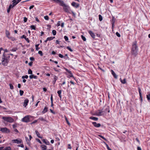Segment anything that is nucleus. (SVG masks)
Listing matches in <instances>:
<instances>
[{
  "instance_id": "nucleus-1",
  "label": "nucleus",
  "mask_w": 150,
  "mask_h": 150,
  "mask_svg": "<svg viewBox=\"0 0 150 150\" xmlns=\"http://www.w3.org/2000/svg\"><path fill=\"white\" fill-rule=\"evenodd\" d=\"M58 4L60 6L63 7V10L65 12L69 13L71 12L74 16L75 15L74 13L71 10L70 7L68 5L65 4L63 1H61Z\"/></svg>"
},
{
  "instance_id": "nucleus-2",
  "label": "nucleus",
  "mask_w": 150,
  "mask_h": 150,
  "mask_svg": "<svg viewBox=\"0 0 150 150\" xmlns=\"http://www.w3.org/2000/svg\"><path fill=\"white\" fill-rule=\"evenodd\" d=\"M138 48L137 45V42L135 41L132 43V47L131 51V54L136 57L138 54Z\"/></svg>"
},
{
  "instance_id": "nucleus-3",
  "label": "nucleus",
  "mask_w": 150,
  "mask_h": 150,
  "mask_svg": "<svg viewBox=\"0 0 150 150\" xmlns=\"http://www.w3.org/2000/svg\"><path fill=\"white\" fill-rule=\"evenodd\" d=\"M34 118L33 116L30 115H27L25 116L21 119V121L23 122H28L33 120Z\"/></svg>"
},
{
  "instance_id": "nucleus-4",
  "label": "nucleus",
  "mask_w": 150,
  "mask_h": 150,
  "mask_svg": "<svg viewBox=\"0 0 150 150\" xmlns=\"http://www.w3.org/2000/svg\"><path fill=\"white\" fill-rule=\"evenodd\" d=\"M9 62V60L6 57L4 53L2 58V64L4 66H6Z\"/></svg>"
},
{
  "instance_id": "nucleus-5",
  "label": "nucleus",
  "mask_w": 150,
  "mask_h": 150,
  "mask_svg": "<svg viewBox=\"0 0 150 150\" xmlns=\"http://www.w3.org/2000/svg\"><path fill=\"white\" fill-rule=\"evenodd\" d=\"M2 119L4 120L9 123H12L14 121V120L11 117H4L3 116Z\"/></svg>"
},
{
  "instance_id": "nucleus-6",
  "label": "nucleus",
  "mask_w": 150,
  "mask_h": 150,
  "mask_svg": "<svg viewBox=\"0 0 150 150\" xmlns=\"http://www.w3.org/2000/svg\"><path fill=\"white\" fill-rule=\"evenodd\" d=\"M110 109L109 107L108 106H104L99 112H109Z\"/></svg>"
},
{
  "instance_id": "nucleus-7",
  "label": "nucleus",
  "mask_w": 150,
  "mask_h": 150,
  "mask_svg": "<svg viewBox=\"0 0 150 150\" xmlns=\"http://www.w3.org/2000/svg\"><path fill=\"white\" fill-rule=\"evenodd\" d=\"M0 130L2 133H9L10 132V130L6 127L1 128L0 129Z\"/></svg>"
},
{
  "instance_id": "nucleus-8",
  "label": "nucleus",
  "mask_w": 150,
  "mask_h": 150,
  "mask_svg": "<svg viewBox=\"0 0 150 150\" xmlns=\"http://www.w3.org/2000/svg\"><path fill=\"white\" fill-rule=\"evenodd\" d=\"M21 1V0H13V6L12 7L15 6L19 2Z\"/></svg>"
},
{
  "instance_id": "nucleus-9",
  "label": "nucleus",
  "mask_w": 150,
  "mask_h": 150,
  "mask_svg": "<svg viewBox=\"0 0 150 150\" xmlns=\"http://www.w3.org/2000/svg\"><path fill=\"white\" fill-rule=\"evenodd\" d=\"M12 142L13 143H17L18 144H21L22 143V141L21 139H20L18 140V139H13L12 140Z\"/></svg>"
},
{
  "instance_id": "nucleus-10",
  "label": "nucleus",
  "mask_w": 150,
  "mask_h": 150,
  "mask_svg": "<svg viewBox=\"0 0 150 150\" xmlns=\"http://www.w3.org/2000/svg\"><path fill=\"white\" fill-rule=\"evenodd\" d=\"M138 89L139 95V99L141 102H142V94L141 93V90L140 87L138 88Z\"/></svg>"
},
{
  "instance_id": "nucleus-11",
  "label": "nucleus",
  "mask_w": 150,
  "mask_h": 150,
  "mask_svg": "<svg viewBox=\"0 0 150 150\" xmlns=\"http://www.w3.org/2000/svg\"><path fill=\"white\" fill-rule=\"evenodd\" d=\"M92 124L95 127H99L101 126V124L100 123H97L96 122H93Z\"/></svg>"
},
{
  "instance_id": "nucleus-12",
  "label": "nucleus",
  "mask_w": 150,
  "mask_h": 150,
  "mask_svg": "<svg viewBox=\"0 0 150 150\" xmlns=\"http://www.w3.org/2000/svg\"><path fill=\"white\" fill-rule=\"evenodd\" d=\"M89 33L90 34L91 36L93 38H95V35L94 33H93L91 31L89 30L88 31Z\"/></svg>"
},
{
  "instance_id": "nucleus-13",
  "label": "nucleus",
  "mask_w": 150,
  "mask_h": 150,
  "mask_svg": "<svg viewBox=\"0 0 150 150\" xmlns=\"http://www.w3.org/2000/svg\"><path fill=\"white\" fill-rule=\"evenodd\" d=\"M29 102V100L28 99H25L24 100V101L23 102V106L25 107L26 106L28 105V104Z\"/></svg>"
},
{
  "instance_id": "nucleus-14",
  "label": "nucleus",
  "mask_w": 150,
  "mask_h": 150,
  "mask_svg": "<svg viewBox=\"0 0 150 150\" xmlns=\"http://www.w3.org/2000/svg\"><path fill=\"white\" fill-rule=\"evenodd\" d=\"M71 5L76 8H78L79 6V4L73 2L71 3Z\"/></svg>"
},
{
  "instance_id": "nucleus-15",
  "label": "nucleus",
  "mask_w": 150,
  "mask_h": 150,
  "mask_svg": "<svg viewBox=\"0 0 150 150\" xmlns=\"http://www.w3.org/2000/svg\"><path fill=\"white\" fill-rule=\"evenodd\" d=\"M41 148L42 150H47V146L44 144L42 145H41Z\"/></svg>"
},
{
  "instance_id": "nucleus-16",
  "label": "nucleus",
  "mask_w": 150,
  "mask_h": 150,
  "mask_svg": "<svg viewBox=\"0 0 150 150\" xmlns=\"http://www.w3.org/2000/svg\"><path fill=\"white\" fill-rule=\"evenodd\" d=\"M54 80L53 81L52 83L54 84L56 82V81L57 80V79H58V77L55 75H54Z\"/></svg>"
},
{
  "instance_id": "nucleus-17",
  "label": "nucleus",
  "mask_w": 150,
  "mask_h": 150,
  "mask_svg": "<svg viewBox=\"0 0 150 150\" xmlns=\"http://www.w3.org/2000/svg\"><path fill=\"white\" fill-rule=\"evenodd\" d=\"M89 119H90L93 120L95 121H97L98 119V118L96 117H93V116H91V117H90Z\"/></svg>"
},
{
  "instance_id": "nucleus-18",
  "label": "nucleus",
  "mask_w": 150,
  "mask_h": 150,
  "mask_svg": "<svg viewBox=\"0 0 150 150\" xmlns=\"http://www.w3.org/2000/svg\"><path fill=\"white\" fill-rule=\"evenodd\" d=\"M6 37L8 38H10L9 37V36L10 34V32L7 30H6Z\"/></svg>"
},
{
  "instance_id": "nucleus-19",
  "label": "nucleus",
  "mask_w": 150,
  "mask_h": 150,
  "mask_svg": "<svg viewBox=\"0 0 150 150\" xmlns=\"http://www.w3.org/2000/svg\"><path fill=\"white\" fill-rule=\"evenodd\" d=\"M148 94L146 95V98L148 101L150 100V92H148L147 93Z\"/></svg>"
},
{
  "instance_id": "nucleus-20",
  "label": "nucleus",
  "mask_w": 150,
  "mask_h": 150,
  "mask_svg": "<svg viewBox=\"0 0 150 150\" xmlns=\"http://www.w3.org/2000/svg\"><path fill=\"white\" fill-rule=\"evenodd\" d=\"M12 5L10 4L8 7V8L7 9V12L8 13H9L10 12V10L11 8H12Z\"/></svg>"
},
{
  "instance_id": "nucleus-21",
  "label": "nucleus",
  "mask_w": 150,
  "mask_h": 150,
  "mask_svg": "<svg viewBox=\"0 0 150 150\" xmlns=\"http://www.w3.org/2000/svg\"><path fill=\"white\" fill-rule=\"evenodd\" d=\"M35 133L38 136V137L39 138H42V137L40 136V134L37 130L35 131Z\"/></svg>"
},
{
  "instance_id": "nucleus-22",
  "label": "nucleus",
  "mask_w": 150,
  "mask_h": 150,
  "mask_svg": "<svg viewBox=\"0 0 150 150\" xmlns=\"http://www.w3.org/2000/svg\"><path fill=\"white\" fill-rule=\"evenodd\" d=\"M61 92H62V91L61 90H59V91H57V93L58 95V96H59L60 97V98L61 99L62 98V97H61Z\"/></svg>"
},
{
  "instance_id": "nucleus-23",
  "label": "nucleus",
  "mask_w": 150,
  "mask_h": 150,
  "mask_svg": "<svg viewBox=\"0 0 150 150\" xmlns=\"http://www.w3.org/2000/svg\"><path fill=\"white\" fill-rule=\"evenodd\" d=\"M65 120L67 124L69 125V126H70V125H71V124H70V123L69 122L67 117L65 116Z\"/></svg>"
},
{
  "instance_id": "nucleus-24",
  "label": "nucleus",
  "mask_w": 150,
  "mask_h": 150,
  "mask_svg": "<svg viewBox=\"0 0 150 150\" xmlns=\"http://www.w3.org/2000/svg\"><path fill=\"white\" fill-rule=\"evenodd\" d=\"M55 38V37H50L47 38V40L50 41L53 40Z\"/></svg>"
},
{
  "instance_id": "nucleus-25",
  "label": "nucleus",
  "mask_w": 150,
  "mask_h": 150,
  "mask_svg": "<svg viewBox=\"0 0 150 150\" xmlns=\"http://www.w3.org/2000/svg\"><path fill=\"white\" fill-rule=\"evenodd\" d=\"M120 80L121 82L122 83L125 84L126 83V80L125 79H124L123 80L120 79Z\"/></svg>"
},
{
  "instance_id": "nucleus-26",
  "label": "nucleus",
  "mask_w": 150,
  "mask_h": 150,
  "mask_svg": "<svg viewBox=\"0 0 150 150\" xmlns=\"http://www.w3.org/2000/svg\"><path fill=\"white\" fill-rule=\"evenodd\" d=\"M47 107H45L43 110L42 111V112H45L47 111Z\"/></svg>"
},
{
  "instance_id": "nucleus-27",
  "label": "nucleus",
  "mask_w": 150,
  "mask_h": 150,
  "mask_svg": "<svg viewBox=\"0 0 150 150\" xmlns=\"http://www.w3.org/2000/svg\"><path fill=\"white\" fill-rule=\"evenodd\" d=\"M39 44H36L35 45V48H36V50L37 51L38 50H39L40 49V48L38 47L39 46Z\"/></svg>"
},
{
  "instance_id": "nucleus-28",
  "label": "nucleus",
  "mask_w": 150,
  "mask_h": 150,
  "mask_svg": "<svg viewBox=\"0 0 150 150\" xmlns=\"http://www.w3.org/2000/svg\"><path fill=\"white\" fill-rule=\"evenodd\" d=\"M113 76L116 79L117 78V76L115 72L113 71Z\"/></svg>"
},
{
  "instance_id": "nucleus-29",
  "label": "nucleus",
  "mask_w": 150,
  "mask_h": 150,
  "mask_svg": "<svg viewBox=\"0 0 150 150\" xmlns=\"http://www.w3.org/2000/svg\"><path fill=\"white\" fill-rule=\"evenodd\" d=\"M47 145H50V142L47 140H46L45 142V143Z\"/></svg>"
},
{
  "instance_id": "nucleus-30",
  "label": "nucleus",
  "mask_w": 150,
  "mask_h": 150,
  "mask_svg": "<svg viewBox=\"0 0 150 150\" xmlns=\"http://www.w3.org/2000/svg\"><path fill=\"white\" fill-rule=\"evenodd\" d=\"M99 19L100 21H101L103 20V17L101 15H99L98 16Z\"/></svg>"
},
{
  "instance_id": "nucleus-31",
  "label": "nucleus",
  "mask_w": 150,
  "mask_h": 150,
  "mask_svg": "<svg viewBox=\"0 0 150 150\" xmlns=\"http://www.w3.org/2000/svg\"><path fill=\"white\" fill-rule=\"evenodd\" d=\"M19 92L20 95L21 96H22L23 95V94L24 93V91L22 90H20L19 91Z\"/></svg>"
},
{
  "instance_id": "nucleus-32",
  "label": "nucleus",
  "mask_w": 150,
  "mask_h": 150,
  "mask_svg": "<svg viewBox=\"0 0 150 150\" xmlns=\"http://www.w3.org/2000/svg\"><path fill=\"white\" fill-rule=\"evenodd\" d=\"M56 33H57L56 31L55 30H52V33L54 35H56Z\"/></svg>"
},
{
  "instance_id": "nucleus-33",
  "label": "nucleus",
  "mask_w": 150,
  "mask_h": 150,
  "mask_svg": "<svg viewBox=\"0 0 150 150\" xmlns=\"http://www.w3.org/2000/svg\"><path fill=\"white\" fill-rule=\"evenodd\" d=\"M9 86H10V88L11 89H13V86L11 83H10L9 84Z\"/></svg>"
},
{
  "instance_id": "nucleus-34",
  "label": "nucleus",
  "mask_w": 150,
  "mask_h": 150,
  "mask_svg": "<svg viewBox=\"0 0 150 150\" xmlns=\"http://www.w3.org/2000/svg\"><path fill=\"white\" fill-rule=\"evenodd\" d=\"M30 27L32 29H33L34 30H35L36 29L34 25H31Z\"/></svg>"
},
{
  "instance_id": "nucleus-35",
  "label": "nucleus",
  "mask_w": 150,
  "mask_h": 150,
  "mask_svg": "<svg viewBox=\"0 0 150 150\" xmlns=\"http://www.w3.org/2000/svg\"><path fill=\"white\" fill-rule=\"evenodd\" d=\"M81 38L82 39V40L84 41H86V39L85 37L83 35H81Z\"/></svg>"
},
{
  "instance_id": "nucleus-36",
  "label": "nucleus",
  "mask_w": 150,
  "mask_h": 150,
  "mask_svg": "<svg viewBox=\"0 0 150 150\" xmlns=\"http://www.w3.org/2000/svg\"><path fill=\"white\" fill-rule=\"evenodd\" d=\"M38 120H35L32 122L31 123H30V124L32 125L33 124H35L37 122Z\"/></svg>"
},
{
  "instance_id": "nucleus-37",
  "label": "nucleus",
  "mask_w": 150,
  "mask_h": 150,
  "mask_svg": "<svg viewBox=\"0 0 150 150\" xmlns=\"http://www.w3.org/2000/svg\"><path fill=\"white\" fill-rule=\"evenodd\" d=\"M22 78L23 79H24L25 78L27 79L28 78V76L27 75L25 76H22Z\"/></svg>"
},
{
  "instance_id": "nucleus-38",
  "label": "nucleus",
  "mask_w": 150,
  "mask_h": 150,
  "mask_svg": "<svg viewBox=\"0 0 150 150\" xmlns=\"http://www.w3.org/2000/svg\"><path fill=\"white\" fill-rule=\"evenodd\" d=\"M28 74H32V71L31 70V69H29L28 71Z\"/></svg>"
},
{
  "instance_id": "nucleus-39",
  "label": "nucleus",
  "mask_w": 150,
  "mask_h": 150,
  "mask_svg": "<svg viewBox=\"0 0 150 150\" xmlns=\"http://www.w3.org/2000/svg\"><path fill=\"white\" fill-rule=\"evenodd\" d=\"M38 53L41 56H43V53L42 51H39L38 52Z\"/></svg>"
},
{
  "instance_id": "nucleus-40",
  "label": "nucleus",
  "mask_w": 150,
  "mask_h": 150,
  "mask_svg": "<svg viewBox=\"0 0 150 150\" xmlns=\"http://www.w3.org/2000/svg\"><path fill=\"white\" fill-rule=\"evenodd\" d=\"M40 120L42 121H45V119L44 118L42 117H40L38 119V120Z\"/></svg>"
},
{
  "instance_id": "nucleus-41",
  "label": "nucleus",
  "mask_w": 150,
  "mask_h": 150,
  "mask_svg": "<svg viewBox=\"0 0 150 150\" xmlns=\"http://www.w3.org/2000/svg\"><path fill=\"white\" fill-rule=\"evenodd\" d=\"M105 144H106V147H107V148L108 149V150H112L110 147H109L108 146V145L107 144H106L105 143Z\"/></svg>"
},
{
  "instance_id": "nucleus-42",
  "label": "nucleus",
  "mask_w": 150,
  "mask_h": 150,
  "mask_svg": "<svg viewBox=\"0 0 150 150\" xmlns=\"http://www.w3.org/2000/svg\"><path fill=\"white\" fill-rule=\"evenodd\" d=\"M44 18L46 20H48L49 19V17L47 16H45Z\"/></svg>"
},
{
  "instance_id": "nucleus-43",
  "label": "nucleus",
  "mask_w": 150,
  "mask_h": 150,
  "mask_svg": "<svg viewBox=\"0 0 150 150\" xmlns=\"http://www.w3.org/2000/svg\"><path fill=\"white\" fill-rule=\"evenodd\" d=\"M64 38L65 40L67 41L69 40L68 37L66 36H65L64 37Z\"/></svg>"
},
{
  "instance_id": "nucleus-44",
  "label": "nucleus",
  "mask_w": 150,
  "mask_h": 150,
  "mask_svg": "<svg viewBox=\"0 0 150 150\" xmlns=\"http://www.w3.org/2000/svg\"><path fill=\"white\" fill-rule=\"evenodd\" d=\"M99 137L102 138L103 139H104L105 141H107L106 139L103 136L101 135H98Z\"/></svg>"
},
{
  "instance_id": "nucleus-45",
  "label": "nucleus",
  "mask_w": 150,
  "mask_h": 150,
  "mask_svg": "<svg viewBox=\"0 0 150 150\" xmlns=\"http://www.w3.org/2000/svg\"><path fill=\"white\" fill-rule=\"evenodd\" d=\"M17 50V48H14L13 49H12L11 51L13 52H15Z\"/></svg>"
},
{
  "instance_id": "nucleus-46",
  "label": "nucleus",
  "mask_w": 150,
  "mask_h": 150,
  "mask_svg": "<svg viewBox=\"0 0 150 150\" xmlns=\"http://www.w3.org/2000/svg\"><path fill=\"white\" fill-rule=\"evenodd\" d=\"M13 128V129H15L17 127V124H13L12 125Z\"/></svg>"
},
{
  "instance_id": "nucleus-47",
  "label": "nucleus",
  "mask_w": 150,
  "mask_h": 150,
  "mask_svg": "<svg viewBox=\"0 0 150 150\" xmlns=\"http://www.w3.org/2000/svg\"><path fill=\"white\" fill-rule=\"evenodd\" d=\"M50 99H51V103L52 104V103H53V96H52V94L51 95V97H50Z\"/></svg>"
},
{
  "instance_id": "nucleus-48",
  "label": "nucleus",
  "mask_w": 150,
  "mask_h": 150,
  "mask_svg": "<svg viewBox=\"0 0 150 150\" xmlns=\"http://www.w3.org/2000/svg\"><path fill=\"white\" fill-rule=\"evenodd\" d=\"M67 48L71 52H72L73 51V50H72L71 49V48L69 47L68 46V47H67Z\"/></svg>"
},
{
  "instance_id": "nucleus-49",
  "label": "nucleus",
  "mask_w": 150,
  "mask_h": 150,
  "mask_svg": "<svg viewBox=\"0 0 150 150\" xmlns=\"http://www.w3.org/2000/svg\"><path fill=\"white\" fill-rule=\"evenodd\" d=\"M116 34L117 35V36L119 37H120V34L118 32H117L116 33Z\"/></svg>"
},
{
  "instance_id": "nucleus-50",
  "label": "nucleus",
  "mask_w": 150,
  "mask_h": 150,
  "mask_svg": "<svg viewBox=\"0 0 150 150\" xmlns=\"http://www.w3.org/2000/svg\"><path fill=\"white\" fill-rule=\"evenodd\" d=\"M68 149H71L72 148V147L71 146V144H69L68 145Z\"/></svg>"
},
{
  "instance_id": "nucleus-51",
  "label": "nucleus",
  "mask_w": 150,
  "mask_h": 150,
  "mask_svg": "<svg viewBox=\"0 0 150 150\" xmlns=\"http://www.w3.org/2000/svg\"><path fill=\"white\" fill-rule=\"evenodd\" d=\"M26 38V36L25 35H23L21 37V39H22V38H24L25 39V38Z\"/></svg>"
},
{
  "instance_id": "nucleus-52",
  "label": "nucleus",
  "mask_w": 150,
  "mask_h": 150,
  "mask_svg": "<svg viewBox=\"0 0 150 150\" xmlns=\"http://www.w3.org/2000/svg\"><path fill=\"white\" fill-rule=\"evenodd\" d=\"M36 140L39 142L40 144H41L42 143L41 141L38 139H36Z\"/></svg>"
},
{
  "instance_id": "nucleus-53",
  "label": "nucleus",
  "mask_w": 150,
  "mask_h": 150,
  "mask_svg": "<svg viewBox=\"0 0 150 150\" xmlns=\"http://www.w3.org/2000/svg\"><path fill=\"white\" fill-rule=\"evenodd\" d=\"M58 55L60 58H63L64 57V56L61 54H59Z\"/></svg>"
},
{
  "instance_id": "nucleus-54",
  "label": "nucleus",
  "mask_w": 150,
  "mask_h": 150,
  "mask_svg": "<svg viewBox=\"0 0 150 150\" xmlns=\"http://www.w3.org/2000/svg\"><path fill=\"white\" fill-rule=\"evenodd\" d=\"M27 18H26V17H24V21L25 22H27Z\"/></svg>"
},
{
  "instance_id": "nucleus-55",
  "label": "nucleus",
  "mask_w": 150,
  "mask_h": 150,
  "mask_svg": "<svg viewBox=\"0 0 150 150\" xmlns=\"http://www.w3.org/2000/svg\"><path fill=\"white\" fill-rule=\"evenodd\" d=\"M96 114H93V115H102V113H96Z\"/></svg>"
},
{
  "instance_id": "nucleus-56",
  "label": "nucleus",
  "mask_w": 150,
  "mask_h": 150,
  "mask_svg": "<svg viewBox=\"0 0 150 150\" xmlns=\"http://www.w3.org/2000/svg\"><path fill=\"white\" fill-rule=\"evenodd\" d=\"M53 69L55 71H57V72H58L59 71V70H60V69H59V70L57 69L56 68H53Z\"/></svg>"
},
{
  "instance_id": "nucleus-57",
  "label": "nucleus",
  "mask_w": 150,
  "mask_h": 150,
  "mask_svg": "<svg viewBox=\"0 0 150 150\" xmlns=\"http://www.w3.org/2000/svg\"><path fill=\"white\" fill-rule=\"evenodd\" d=\"M30 59L31 61H34V58L33 57H32L30 58Z\"/></svg>"
},
{
  "instance_id": "nucleus-58",
  "label": "nucleus",
  "mask_w": 150,
  "mask_h": 150,
  "mask_svg": "<svg viewBox=\"0 0 150 150\" xmlns=\"http://www.w3.org/2000/svg\"><path fill=\"white\" fill-rule=\"evenodd\" d=\"M18 146L21 147L22 148H23L24 147V146L23 144H21L20 145H18Z\"/></svg>"
},
{
  "instance_id": "nucleus-59",
  "label": "nucleus",
  "mask_w": 150,
  "mask_h": 150,
  "mask_svg": "<svg viewBox=\"0 0 150 150\" xmlns=\"http://www.w3.org/2000/svg\"><path fill=\"white\" fill-rule=\"evenodd\" d=\"M33 62H30L29 63H28V65L29 66H32V64H33Z\"/></svg>"
},
{
  "instance_id": "nucleus-60",
  "label": "nucleus",
  "mask_w": 150,
  "mask_h": 150,
  "mask_svg": "<svg viewBox=\"0 0 150 150\" xmlns=\"http://www.w3.org/2000/svg\"><path fill=\"white\" fill-rule=\"evenodd\" d=\"M25 40L27 41L28 43H29L30 42V40L28 38H25Z\"/></svg>"
},
{
  "instance_id": "nucleus-61",
  "label": "nucleus",
  "mask_w": 150,
  "mask_h": 150,
  "mask_svg": "<svg viewBox=\"0 0 150 150\" xmlns=\"http://www.w3.org/2000/svg\"><path fill=\"white\" fill-rule=\"evenodd\" d=\"M33 75L32 74V75H30L29 77L30 79H32L33 78Z\"/></svg>"
},
{
  "instance_id": "nucleus-62",
  "label": "nucleus",
  "mask_w": 150,
  "mask_h": 150,
  "mask_svg": "<svg viewBox=\"0 0 150 150\" xmlns=\"http://www.w3.org/2000/svg\"><path fill=\"white\" fill-rule=\"evenodd\" d=\"M56 141H59L60 139L58 137H56L55 138Z\"/></svg>"
},
{
  "instance_id": "nucleus-63",
  "label": "nucleus",
  "mask_w": 150,
  "mask_h": 150,
  "mask_svg": "<svg viewBox=\"0 0 150 150\" xmlns=\"http://www.w3.org/2000/svg\"><path fill=\"white\" fill-rule=\"evenodd\" d=\"M34 7V5H32L31 6H30L29 7V9L30 10L32 9V8H33Z\"/></svg>"
},
{
  "instance_id": "nucleus-64",
  "label": "nucleus",
  "mask_w": 150,
  "mask_h": 150,
  "mask_svg": "<svg viewBox=\"0 0 150 150\" xmlns=\"http://www.w3.org/2000/svg\"><path fill=\"white\" fill-rule=\"evenodd\" d=\"M137 150H142L141 148L139 146L137 147Z\"/></svg>"
}]
</instances>
